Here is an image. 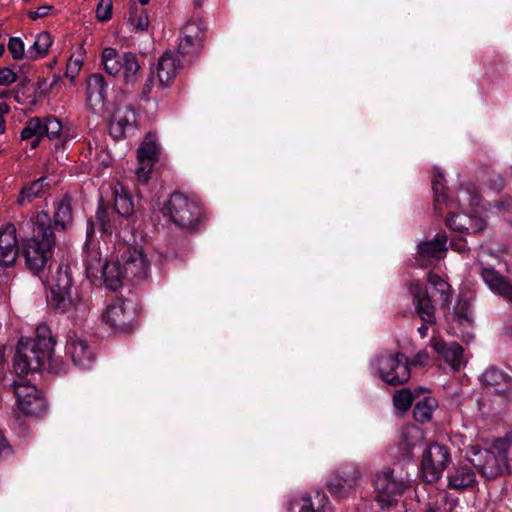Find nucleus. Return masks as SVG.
Listing matches in <instances>:
<instances>
[{
	"label": "nucleus",
	"instance_id": "20",
	"mask_svg": "<svg viewBox=\"0 0 512 512\" xmlns=\"http://www.w3.org/2000/svg\"><path fill=\"white\" fill-rule=\"evenodd\" d=\"M53 222L51 226L54 231H65L73 224L72 196L65 194L54 204Z\"/></svg>",
	"mask_w": 512,
	"mask_h": 512
},
{
	"label": "nucleus",
	"instance_id": "38",
	"mask_svg": "<svg viewBox=\"0 0 512 512\" xmlns=\"http://www.w3.org/2000/svg\"><path fill=\"white\" fill-rule=\"evenodd\" d=\"M159 149L155 141L146 139L138 149V162L154 165L158 159Z\"/></svg>",
	"mask_w": 512,
	"mask_h": 512
},
{
	"label": "nucleus",
	"instance_id": "59",
	"mask_svg": "<svg viewBox=\"0 0 512 512\" xmlns=\"http://www.w3.org/2000/svg\"><path fill=\"white\" fill-rule=\"evenodd\" d=\"M12 447L9 445L2 430H0V458L12 454Z\"/></svg>",
	"mask_w": 512,
	"mask_h": 512
},
{
	"label": "nucleus",
	"instance_id": "24",
	"mask_svg": "<svg viewBox=\"0 0 512 512\" xmlns=\"http://www.w3.org/2000/svg\"><path fill=\"white\" fill-rule=\"evenodd\" d=\"M438 407L436 398L432 396H424L422 399L416 401L413 408V418L420 424H425L431 421L434 411Z\"/></svg>",
	"mask_w": 512,
	"mask_h": 512
},
{
	"label": "nucleus",
	"instance_id": "2",
	"mask_svg": "<svg viewBox=\"0 0 512 512\" xmlns=\"http://www.w3.org/2000/svg\"><path fill=\"white\" fill-rule=\"evenodd\" d=\"M33 235L23 239L20 250L25 259L26 267L33 273H39L52 258L56 237L51 226V217L48 212L40 211L34 219Z\"/></svg>",
	"mask_w": 512,
	"mask_h": 512
},
{
	"label": "nucleus",
	"instance_id": "63",
	"mask_svg": "<svg viewBox=\"0 0 512 512\" xmlns=\"http://www.w3.org/2000/svg\"><path fill=\"white\" fill-rule=\"evenodd\" d=\"M38 89L41 90V93L46 94L48 92V89L46 88V80H40L38 81Z\"/></svg>",
	"mask_w": 512,
	"mask_h": 512
},
{
	"label": "nucleus",
	"instance_id": "58",
	"mask_svg": "<svg viewBox=\"0 0 512 512\" xmlns=\"http://www.w3.org/2000/svg\"><path fill=\"white\" fill-rule=\"evenodd\" d=\"M450 247L452 250L457 251L459 253H465L469 251V247L467 246L466 240L463 238L451 240Z\"/></svg>",
	"mask_w": 512,
	"mask_h": 512
},
{
	"label": "nucleus",
	"instance_id": "52",
	"mask_svg": "<svg viewBox=\"0 0 512 512\" xmlns=\"http://www.w3.org/2000/svg\"><path fill=\"white\" fill-rule=\"evenodd\" d=\"M154 84V70H151V73L149 77L147 78L145 84L143 85L142 91L140 93L141 100L148 101L149 100V94L152 91V87Z\"/></svg>",
	"mask_w": 512,
	"mask_h": 512
},
{
	"label": "nucleus",
	"instance_id": "32",
	"mask_svg": "<svg viewBox=\"0 0 512 512\" xmlns=\"http://www.w3.org/2000/svg\"><path fill=\"white\" fill-rule=\"evenodd\" d=\"M102 64L105 71L109 75H117L121 72L122 66V53L120 54L112 47L104 48L102 51Z\"/></svg>",
	"mask_w": 512,
	"mask_h": 512
},
{
	"label": "nucleus",
	"instance_id": "55",
	"mask_svg": "<svg viewBox=\"0 0 512 512\" xmlns=\"http://www.w3.org/2000/svg\"><path fill=\"white\" fill-rule=\"evenodd\" d=\"M109 132L110 135L116 140H120L125 137V131L118 125V123L113 118L109 123Z\"/></svg>",
	"mask_w": 512,
	"mask_h": 512
},
{
	"label": "nucleus",
	"instance_id": "26",
	"mask_svg": "<svg viewBox=\"0 0 512 512\" xmlns=\"http://www.w3.org/2000/svg\"><path fill=\"white\" fill-rule=\"evenodd\" d=\"M42 131L43 137L49 139H58L55 143V152L59 149H64L66 140L62 137V123L54 116H47L42 118Z\"/></svg>",
	"mask_w": 512,
	"mask_h": 512
},
{
	"label": "nucleus",
	"instance_id": "40",
	"mask_svg": "<svg viewBox=\"0 0 512 512\" xmlns=\"http://www.w3.org/2000/svg\"><path fill=\"white\" fill-rule=\"evenodd\" d=\"M114 211H116L122 217H129L134 211V205L131 196L124 191L122 194H119L118 191H115Z\"/></svg>",
	"mask_w": 512,
	"mask_h": 512
},
{
	"label": "nucleus",
	"instance_id": "46",
	"mask_svg": "<svg viewBox=\"0 0 512 512\" xmlns=\"http://www.w3.org/2000/svg\"><path fill=\"white\" fill-rule=\"evenodd\" d=\"M182 33L183 35H196L200 39L205 40L206 28L203 26L201 21L188 22L184 26Z\"/></svg>",
	"mask_w": 512,
	"mask_h": 512
},
{
	"label": "nucleus",
	"instance_id": "4",
	"mask_svg": "<svg viewBox=\"0 0 512 512\" xmlns=\"http://www.w3.org/2000/svg\"><path fill=\"white\" fill-rule=\"evenodd\" d=\"M161 212L178 228L188 232L197 231L204 220V211L200 204L181 192L172 193L164 203Z\"/></svg>",
	"mask_w": 512,
	"mask_h": 512
},
{
	"label": "nucleus",
	"instance_id": "3",
	"mask_svg": "<svg viewBox=\"0 0 512 512\" xmlns=\"http://www.w3.org/2000/svg\"><path fill=\"white\" fill-rule=\"evenodd\" d=\"M509 447L510 443L501 438L496 439L490 449L471 446L468 460L486 481H494L511 474Z\"/></svg>",
	"mask_w": 512,
	"mask_h": 512
},
{
	"label": "nucleus",
	"instance_id": "6",
	"mask_svg": "<svg viewBox=\"0 0 512 512\" xmlns=\"http://www.w3.org/2000/svg\"><path fill=\"white\" fill-rule=\"evenodd\" d=\"M375 500L382 507H390L398 503L400 497L410 487V480L402 472L386 467L378 472L374 479Z\"/></svg>",
	"mask_w": 512,
	"mask_h": 512
},
{
	"label": "nucleus",
	"instance_id": "11",
	"mask_svg": "<svg viewBox=\"0 0 512 512\" xmlns=\"http://www.w3.org/2000/svg\"><path fill=\"white\" fill-rule=\"evenodd\" d=\"M409 291L415 311L421 320L429 325L436 324V308L426 288L420 282L412 281L409 283Z\"/></svg>",
	"mask_w": 512,
	"mask_h": 512
},
{
	"label": "nucleus",
	"instance_id": "5",
	"mask_svg": "<svg viewBox=\"0 0 512 512\" xmlns=\"http://www.w3.org/2000/svg\"><path fill=\"white\" fill-rule=\"evenodd\" d=\"M48 306L59 313L77 310L81 298L76 288H73L72 268L69 265H59L51 276L50 295L47 296Z\"/></svg>",
	"mask_w": 512,
	"mask_h": 512
},
{
	"label": "nucleus",
	"instance_id": "27",
	"mask_svg": "<svg viewBox=\"0 0 512 512\" xmlns=\"http://www.w3.org/2000/svg\"><path fill=\"white\" fill-rule=\"evenodd\" d=\"M122 72L124 77V82L126 85L131 84L134 85L137 81L138 74L141 70V66L138 62L137 55L132 52H123L122 53Z\"/></svg>",
	"mask_w": 512,
	"mask_h": 512
},
{
	"label": "nucleus",
	"instance_id": "48",
	"mask_svg": "<svg viewBox=\"0 0 512 512\" xmlns=\"http://www.w3.org/2000/svg\"><path fill=\"white\" fill-rule=\"evenodd\" d=\"M289 510L290 512H294L295 510H297V512H324L320 510H315L309 498H302L300 500L291 502Z\"/></svg>",
	"mask_w": 512,
	"mask_h": 512
},
{
	"label": "nucleus",
	"instance_id": "21",
	"mask_svg": "<svg viewBox=\"0 0 512 512\" xmlns=\"http://www.w3.org/2000/svg\"><path fill=\"white\" fill-rule=\"evenodd\" d=\"M181 69L180 60L171 51H166L158 60L156 72L159 84L168 86Z\"/></svg>",
	"mask_w": 512,
	"mask_h": 512
},
{
	"label": "nucleus",
	"instance_id": "14",
	"mask_svg": "<svg viewBox=\"0 0 512 512\" xmlns=\"http://www.w3.org/2000/svg\"><path fill=\"white\" fill-rule=\"evenodd\" d=\"M480 276L494 294L512 304V280L500 274L494 267H481Z\"/></svg>",
	"mask_w": 512,
	"mask_h": 512
},
{
	"label": "nucleus",
	"instance_id": "22",
	"mask_svg": "<svg viewBox=\"0 0 512 512\" xmlns=\"http://www.w3.org/2000/svg\"><path fill=\"white\" fill-rule=\"evenodd\" d=\"M100 271L105 286L110 290H117L126 280L119 257L116 261H106L100 266Z\"/></svg>",
	"mask_w": 512,
	"mask_h": 512
},
{
	"label": "nucleus",
	"instance_id": "50",
	"mask_svg": "<svg viewBox=\"0 0 512 512\" xmlns=\"http://www.w3.org/2000/svg\"><path fill=\"white\" fill-rule=\"evenodd\" d=\"M153 165H147V163H139V167L136 169V176L140 183L147 184L150 179V173Z\"/></svg>",
	"mask_w": 512,
	"mask_h": 512
},
{
	"label": "nucleus",
	"instance_id": "25",
	"mask_svg": "<svg viewBox=\"0 0 512 512\" xmlns=\"http://www.w3.org/2000/svg\"><path fill=\"white\" fill-rule=\"evenodd\" d=\"M107 97V82L100 73L92 74L87 81V100L104 103Z\"/></svg>",
	"mask_w": 512,
	"mask_h": 512
},
{
	"label": "nucleus",
	"instance_id": "57",
	"mask_svg": "<svg viewBox=\"0 0 512 512\" xmlns=\"http://www.w3.org/2000/svg\"><path fill=\"white\" fill-rule=\"evenodd\" d=\"M429 359V354L426 350L419 351L414 358L410 361L411 366H424Z\"/></svg>",
	"mask_w": 512,
	"mask_h": 512
},
{
	"label": "nucleus",
	"instance_id": "61",
	"mask_svg": "<svg viewBox=\"0 0 512 512\" xmlns=\"http://www.w3.org/2000/svg\"><path fill=\"white\" fill-rule=\"evenodd\" d=\"M428 325H429V324H426V323L424 322V324H422V325L418 328V332H419V334H420V336H421L422 338H425V337L428 335Z\"/></svg>",
	"mask_w": 512,
	"mask_h": 512
},
{
	"label": "nucleus",
	"instance_id": "62",
	"mask_svg": "<svg viewBox=\"0 0 512 512\" xmlns=\"http://www.w3.org/2000/svg\"><path fill=\"white\" fill-rule=\"evenodd\" d=\"M10 110V107L7 103L1 102L0 103V116L4 117V114H7Z\"/></svg>",
	"mask_w": 512,
	"mask_h": 512
},
{
	"label": "nucleus",
	"instance_id": "64",
	"mask_svg": "<svg viewBox=\"0 0 512 512\" xmlns=\"http://www.w3.org/2000/svg\"><path fill=\"white\" fill-rule=\"evenodd\" d=\"M426 391L424 387H417L412 393H414V400L420 396L421 393Z\"/></svg>",
	"mask_w": 512,
	"mask_h": 512
},
{
	"label": "nucleus",
	"instance_id": "16",
	"mask_svg": "<svg viewBox=\"0 0 512 512\" xmlns=\"http://www.w3.org/2000/svg\"><path fill=\"white\" fill-rule=\"evenodd\" d=\"M482 382L507 399L512 396V378L497 367H488L482 374Z\"/></svg>",
	"mask_w": 512,
	"mask_h": 512
},
{
	"label": "nucleus",
	"instance_id": "56",
	"mask_svg": "<svg viewBox=\"0 0 512 512\" xmlns=\"http://www.w3.org/2000/svg\"><path fill=\"white\" fill-rule=\"evenodd\" d=\"M81 69V62L79 60H72L70 59L67 63L66 68V77H70L73 79L75 75L80 71Z\"/></svg>",
	"mask_w": 512,
	"mask_h": 512
},
{
	"label": "nucleus",
	"instance_id": "1",
	"mask_svg": "<svg viewBox=\"0 0 512 512\" xmlns=\"http://www.w3.org/2000/svg\"><path fill=\"white\" fill-rule=\"evenodd\" d=\"M55 343L51 330L46 324L36 328L35 338L21 337L13 358V367L17 376L50 369Z\"/></svg>",
	"mask_w": 512,
	"mask_h": 512
},
{
	"label": "nucleus",
	"instance_id": "45",
	"mask_svg": "<svg viewBox=\"0 0 512 512\" xmlns=\"http://www.w3.org/2000/svg\"><path fill=\"white\" fill-rule=\"evenodd\" d=\"M112 0H99L96 7V19L100 22L109 21L112 17Z\"/></svg>",
	"mask_w": 512,
	"mask_h": 512
},
{
	"label": "nucleus",
	"instance_id": "18",
	"mask_svg": "<svg viewBox=\"0 0 512 512\" xmlns=\"http://www.w3.org/2000/svg\"><path fill=\"white\" fill-rule=\"evenodd\" d=\"M447 242L448 237L444 232L437 233L432 240L420 242L417 246L419 258L421 261L444 258L448 250Z\"/></svg>",
	"mask_w": 512,
	"mask_h": 512
},
{
	"label": "nucleus",
	"instance_id": "35",
	"mask_svg": "<svg viewBox=\"0 0 512 512\" xmlns=\"http://www.w3.org/2000/svg\"><path fill=\"white\" fill-rule=\"evenodd\" d=\"M327 487L333 496L337 498H346L349 496L352 485L348 478H344L338 472H335L330 476Z\"/></svg>",
	"mask_w": 512,
	"mask_h": 512
},
{
	"label": "nucleus",
	"instance_id": "54",
	"mask_svg": "<svg viewBox=\"0 0 512 512\" xmlns=\"http://www.w3.org/2000/svg\"><path fill=\"white\" fill-rule=\"evenodd\" d=\"M53 10V6L51 5H43L38 7L36 11H29L28 17L31 20H37L38 18H42L47 16Z\"/></svg>",
	"mask_w": 512,
	"mask_h": 512
},
{
	"label": "nucleus",
	"instance_id": "30",
	"mask_svg": "<svg viewBox=\"0 0 512 512\" xmlns=\"http://www.w3.org/2000/svg\"><path fill=\"white\" fill-rule=\"evenodd\" d=\"M427 282L440 295L442 306H449L452 300L453 289L451 285L442 279L438 274L430 271L427 273Z\"/></svg>",
	"mask_w": 512,
	"mask_h": 512
},
{
	"label": "nucleus",
	"instance_id": "29",
	"mask_svg": "<svg viewBox=\"0 0 512 512\" xmlns=\"http://www.w3.org/2000/svg\"><path fill=\"white\" fill-rule=\"evenodd\" d=\"M18 408L25 415L38 417L45 412L46 403L36 388V393H32L31 396H28L22 400V402L18 404Z\"/></svg>",
	"mask_w": 512,
	"mask_h": 512
},
{
	"label": "nucleus",
	"instance_id": "28",
	"mask_svg": "<svg viewBox=\"0 0 512 512\" xmlns=\"http://www.w3.org/2000/svg\"><path fill=\"white\" fill-rule=\"evenodd\" d=\"M0 389H8L13 391L16 399L17 405L22 402L26 397L31 396L32 393H36V387L30 385L29 383L15 380L13 377L11 379L3 378L0 381Z\"/></svg>",
	"mask_w": 512,
	"mask_h": 512
},
{
	"label": "nucleus",
	"instance_id": "23",
	"mask_svg": "<svg viewBox=\"0 0 512 512\" xmlns=\"http://www.w3.org/2000/svg\"><path fill=\"white\" fill-rule=\"evenodd\" d=\"M50 189V184L46 182V177H41L30 184L24 185L17 197L16 203L20 206L26 202H32L36 198L44 196Z\"/></svg>",
	"mask_w": 512,
	"mask_h": 512
},
{
	"label": "nucleus",
	"instance_id": "8",
	"mask_svg": "<svg viewBox=\"0 0 512 512\" xmlns=\"http://www.w3.org/2000/svg\"><path fill=\"white\" fill-rule=\"evenodd\" d=\"M451 462L449 449L439 443H431L423 452L421 474L425 482L435 483Z\"/></svg>",
	"mask_w": 512,
	"mask_h": 512
},
{
	"label": "nucleus",
	"instance_id": "7",
	"mask_svg": "<svg viewBox=\"0 0 512 512\" xmlns=\"http://www.w3.org/2000/svg\"><path fill=\"white\" fill-rule=\"evenodd\" d=\"M376 365L379 377L388 385H404L411 378L410 360L404 353H382Z\"/></svg>",
	"mask_w": 512,
	"mask_h": 512
},
{
	"label": "nucleus",
	"instance_id": "39",
	"mask_svg": "<svg viewBox=\"0 0 512 512\" xmlns=\"http://www.w3.org/2000/svg\"><path fill=\"white\" fill-rule=\"evenodd\" d=\"M204 47V40L196 35H184L178 46V53L182 56L188 54L198 55Z\"/></svg>",
	"mask_w": 512,
	"mask_h": 512
},
{
	"label": "nucleus",
	"instance_id": "12",
	"mask_svg": "<svg viewBox=\"0 0 512 512\" xmlns=\"http://www.w3.org/2000/svg\"><path fill=\"white\" fill-rule=\"evenodd\" d=\"M19 250L16 227L12 223H7L0 228V266H13L19 255Z\"/></svg>",
	"mask_w": 512,
	"mask_h": 512
},
{
	"label": "nucleus",
	"instance_id": "31",
	"mask_svg": "<svg viewBox=\"0 0 512 512\" xmlns=\"http://www.w3.org/2000/svg\"><path fill=\"white\" fill-rule=\"evenodd\" d=\"M452 320L463 327H470L474 323L471 304L467 299H458L453 307Z\"/></svg>",
	"mask_w": 512,
	"mask_h": 512
},
{
	"label": "nucleus",
	"instance_id": "60",
	"mask_svg": "<svg viewBox=\"0 0 512 512\" xmlns=\"http://www.w3.org/2000/svg\"><path fill=\"white\" fill-rule=\"evenodd\" d=\"M29 82H30V79L28 77H26V76H24L23 78L20 79V82H19V84L17 86L15 100L19 101L18 93L20 91H22Z\"/></svg>",
	"mask_w": 512,
	"mask_h": 512
},
{
	"label": "nucleus",
	"instance_id": "43",
	"mask_svg": "<svg viewBox=\"0 0 512 512\" xmlns=\"http://www.w3.org/2000/svg\"><path fill=\"white\" fill-rule=\"evenodd\" d=\"M112 214L113 211H109L101 200L96 213V220L100 226L101 231L104 233H112V223L110 218Z\"/></svg>",
	"mask_w": 512,
	"mask_h": 512
},
{
	"label": "nucleus",
	"instance_id": "47",
	"mask_svg": "<svg viewBox=\"0 0 512 512\" xmlns=\"http://www.w3.org/2000/svg\"><path fill=\"white\" fill-rule=\"evenodd\" d=\"M8 50L13 59L18 60L24 56V43L20 38L12 37L8 43Z\"/></svg>",
	"mask_w": 512,
	"mask_h": 512
},
{
	"label": "nucleus",
	"instance_id": "9",
	"mask_svg": "<svg viewBox=\"0 0 512 512\" xmlns=\"http://www.w3.org/2000/svg\"><path fill=\"white\" fill-rule=\"evenodd\" d=\"M103 318L115 330L131 333L135 328L137 312L131 300H117L106 308Z\"/></svg>",
	"mask_w": 512,
	"mask_h": 512
},
{
	"label": "nucleus",
	"instance_id": "19",
	"mask_svg": "<svg viewBox=\"0 0 512 512\" xmlns=\"http://www.w3.org/2000/svg\"><path fill=\"white\" fill-rule=\"evenodd\" d=\"M431 347L454 371L460 369L463 363L464 352L460 344L456 342L447 344L440 339L433 338L431 340Z\"/></svg>",
	"mask_w": 512,
	"mask_h": 512
},
{
	"label": "nucleus",
	"instance_id": "51",
	"mask_svg": "<svg viewBox=\"0 0 512 512\" xmlns=\"http://www.w3.org/2000/svg\"><path fill=\"white\" fill-rule=\"evenodd\" d=\"M443 180V176L438 174L432 182V189L435 193L436 202L443 201L445 198Z\"/></svg>",
	"mask_w": 512,
	"mask_h": 512
},
{
	"label": "nucleus",
	"instance_id": "44",
	"mask_svg": "<svg viewBox=\"0 0 512 512\" xmlns=\"http://www.w3.org/2000/svg\"><path fill=\"white\" fill-rule=\"evenodd\" d=\"M113 119L121 128H123L124 131H126L128 127H131L135 123L136 116L131 107H126V111L123 114L118 112L113 116Z\"/></svg>",
	"mask_w": 512,
	"mask_h": 512
},
{
	"label": "nucleus",
	"instance_id": "37",
	"mask_svg": "<svg viewBox=\"0 0 512 512\" xmlns=\"http://www.w3.org/2000/svg\"><path fill=\"white\" fill-rule=\"evenodd\" d=\"M394 408L404 414L408 412L414 402V393L409 388H402L393 394L392 397Z\"/></svg>",
	"mask_w": 512,
	"mask_h": 512
},
{
	"label": "nucleus",
	"instance_id": "10",
	"mask_svg": "<svg viewBox=\"0 0 512 512\" xmlns=\"http://www.w3.org/2000/svg\"><path fill=\"white\" fill-rule=\"evenodd\" d=\"M118 256L127 281L139 282L148 275L150 263L142 249L124 245Z\"/></svg>",
	"mask_w": 512,
	"mask_h": 512
},
{
	"label": "nucleus",
	"instance_id": "15",
	"mask_svg": "<svg viewBox=\"0 0 512 512\" xmlns=\"http://www.w3.org/2000/svg\"><path fill=\"white\" fill-rule=\"evenodd\" d=\"M480 276L494 294L512 304V280L500 274L494 267H481Z\"/></svg>",
	"mask_w": 512,
	"mask_h": 512
},
{
	"label": "nucleus",
	"instance_id": "42",
	"mask_svg": "<svg viewBox=\"0 0 512 512\" xmlns=\"http://www.w3.org/2000/svg\"><path fill=\"white\" fill-rule=\"evenodd\" d=\"M129 22L138 32H144L148 29L149 19L145 9H138L136 6L131 7Z\"/></svg>",
	"mask_w": 512,
	"mask_h": 512
},
{
	"label": "nucleus",
	"instance_id": "49",
	"mask_svg": "<svg viewBox=\"0 0 512 512\" xmlns=\"http://www.w3.org/2000/svg\"><path fill=\"white\" fill-rule=\"evenodd\" d=\"M18 80L17 74L8 67L0 69V85L8 86Z\"/></svg>",
	"mask_w": 512,
	"mask_h": 512
},
{
	"label": "nucleus",
	"instance_id": "53",
	"mask_svg": "<svg viewBox=\"0 0 512 512\" xmlns=\"http://www.w3.org/2000/svg\"><path fill=\"white\" fill-rule=\"evenodd\" d=\"M472 221L469 223L468 232L467 233H478L485 229L486 223L482 218L472 216Z\"/></svg>",
	"mask_w": 512,
	"mask_h": 512
},
{
	"label": "nucleus",
	"instance_id": "13",
	"mask_svg": "<svg viewBox=\"0 0 512 512\" xmlns=\"http://www.w3.org/2000/svg\"><path fill=\"white\" fill-rule=\"evenodd\" d=\"M66 354L71 357L74 365L81 368H89L95 359L94 351L88 342L75 333H69L67 336Z\"/></svg>",
	"mask_w": 512,
	"mask_h": 512
},
{
	"label": "nucleus",
	"instance_id": "33",
	"mask_svg": "<svg viewBox=\"0 0 512 512\" xmlns=\"http://www.w3.org/2000/svg\"><path fill=\"white\" fill-rule=\"evenodd\" d=\"M423 439V431L414 424H407L401 429V443L406 453H410Z\"/></svg>",
	"mask_w": 512,
	"mask_h": 512
},
{
	"label": "nucleus",
	"instance_id": "41",
	"mask_svg": "<svg viewBox=\"0 0 512 512\" xmlns=\"http://www.w3.org/2000/svg\"><path fill=\"white\" fill-rule=\"evenodd\" d=\"M472 216L465 213H450L446 217V226L454 231L468 232L469 223H471Z\"/></svg>",
	"mask_w": 512,
	"mask_h": 512
},
{
	"label": "nucleus",
	"instance_id": "34",
	"mask_svg": "<svg viewBox=\"0 0 512 512\" xmlns=\"http://www.w3.org/2000/svg\"><path fill=\"white\" fill-rule=\"evenodd\" d=\"M31 138H34L31 142V148L35 149L39 146V143L43 138L42 118L40 117H33L29 119L21 132V140H28Z\"/></svg>",
	"mask_w": 512,
	"mask_h": 512
},
{
	"label": "nucleus",
	"instance_id": "36",
	"mask_svg": "<svg viewBox=\"0 0 512 512\" xmlns=\"http://www.w3.org/2000/svg\"><path fill=\"white\" fill-rule=\"evenodd\" d=\"M52 45V37L49 32L43 31L41 32L34 44L28 49V58L32 60H36L38 58H42L46 56L48 53L49 47Z\"/></svg>",
	"mask_w": 512,
	"mask_h": 512
},
{
	"label": "nucleus",
	"instance_id": "17",
	"mask_svg": "<svg viewBox=\"0 0 512 512\" xmlns=\"http://www.w3.org/2000/svg\"><path fill=\"white\" fill-rule=\"evenodd\" d=\"M448 488L456 491L472 490L477 487L476 473L468 465H460L447 474Z\"/></svg>",
	"mask_w": 512,
	"mask_h": 512
}]
</instances>
